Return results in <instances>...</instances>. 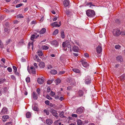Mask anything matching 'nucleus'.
<instances>
[{
  "instance_id": "nucleus-32",
  "label": "nucleus",
  "mask_w": 125,
  "mask_h": 125,
  "mask_svg": "<svg viewBox=\"0 0 125 125\" xmlns=\"http://www.w3.org/2000/svg\"><path fill=\"white\" fill-rule=\"evenodd\" d=\"M78 125H81L82 124V121L80 120H77V121Z\"/></svg>"
},
{
  "instance_id": "nucleus-46",
  "label": "nucleus",
  "mask_w": 125,
  "mask_h": 125,
  "mask_svg": "<svg viewBox=\"0 0 125 125\" xmlns=\"http://www.w3.org/2000/svg\"><path fill=\"white\" fill-rule=\"evenodd\" d=\"M52 81L51 80H49L47 81V83L48 84H50L52 83Z\"/></svg>"
},
{
  "instance_id": "nucleus-59",
  "label": "nucleus",
  "mask_w": 125,
  "mask_h": 125,
  "mask_svg": "<svg viewBox=\"0 0 125 125\" xmlns=\"http://www.w3.org/2000/svg\"><path fill=\"white\" fill-rule=\"evenodd\" d=\"M1 61L3 62V63L4 64L5 63V60L4 58H2L1 59Z\"/></svg>"
},
{
  "instance_id": "nucleus-7",
  "label": "nucleus",
  "mask_w": 125,
  "mask_h": 125,
  "mask_svg": "<svg viewBox=\"0 0 125 125\" xmlns=\"http://www.w3.org/2000/svg\"><path fill=\"white\" fill-rule=\"evenodd\" d=\"M51 112L54 116H55L56 118H57L58 117V116L57 115H58L56 111L55 110L52 109L51 110Z\"/></svg>"
},
{
  "instance_id": "nucleus-48",
  "label": "nucleus",
  "mask_w": 125,
  "mask_h": 125,
  "mask_svg": "<svg viewBox=\"0 0 125 125\" xmlns=\"http://www.w3.org/2000/svg\"><path fill=\"white\" fill-rule=\"evenodd\" d=\"M22 3H20V4H18L16 6V8H19L22 6Z\"/></svg>"
},
{
  "instance_id": "nucleus-56",
  "label": "nucleus",
  "mask_w": 125,
  "mask_h": 125,
  "mask_svg": "<svg viewBox=\"0 0 125 125\" xmlns=\"http://www.w3.org/2000/svg\"><path fill=\"white\" fill-rule=\"evenodd\" d=\"M33 65L35 67V68H38V66H37V64L36 63H34Z\"/></svg>"
},
{
  "instance_id": "nucleus-43",
  "label": "nucleus",
  "mask_w": 125,
  "mask_h": 125,
  "mask_svg": "<svg viewBox=\"0 0 125 125\" xmlns=\"http://www.w3.org/2000/svg\"><path fill=\"white\" fill-rule=\"evenodd\" d=\"M59 120H58L55 121L54 122V124L55 125H58V124L59 123Z\"/></svg>"
},
{
  "instance_id": "nucleus-37",
  "label": "nucleus",
  "mask_w": 125,
  "mask_h": 125,
  "mask_svg": "<svg viewBox=\"0 0 125 125\" xmlns=\"http://www.w3.org/2000/svg\"><path fill=\"white\" fill-rule=\"evenodd\" d=\"M120 34L121 35H125V31H123L121 32L120 31Z\"/></svg>"
},
{
  "instance_id": "nucleus-60",
  "label": "nucleus",
  "mask_w": 125,
  "mask_h": 125,
  "mask_svg": "<svg viewBox=\"0 0 125 125\" xmlns=\"http://www.w3.org/2000/svg\"><path fill=\"white\" fill-rule=\"evenodd\" d=\"M64 71H60L59 73V74H62L65 73Z\"/></svg>"
},
{
  "instance_id": "nucleus-16",
  "label": "nucleus",
  "mask_w": 125,
  "mask_h": 125,
  "mask_svg": "<svg viewBox=\"0 0 125 125\" xmlns=\"http://www.w3.org/2000/svg\"><path fill=\"white\" fill-rule=\"evenodd\" d=\"M9 118V116L8 115H4L2 116V119L3 121V122L6 121L7 119Z\"/></svg>"
},
{
  "instance_id": "nucleus-36",
  "label": "nucleus",
  "mask_w": 125,
  "mask_h": 125,
  "mask_svg": "<svg viewBox=\"0 0 125 125\" xmlns=\"http://www.w3.org/2000/svg\"><path fill=\"white\" fill-rule=\"evenodd\" d=\"M44 112L47 115H48L49 114V113L48 111L47 110H44Z\"/></svg>"
},
{
  "instance_id": "nucleus-31",
  "label": "nucleus",
  "mask_w": 125,
  "mask_h": 125,
  "mask_svg": "<svg viewBox=\"0 0 125 125\" xmlns=\"http://www.w3.org/2000/svg\"><path fill=\"white\" fill-rule=\"evenodd\" d=\"M49 48V47L47 46L44 45L42 47V49L43 50H47Z\"/></svg>"
},
{
  "instance_id": "nucleus-34",
  "label": "nucleus",
  "mask_w": 125,
  "mask_h": 125,
  "mask_svg": "<svg viewBox=\"0 0 125 125\" xmlns=\"http://www.w3.org/2000/svg\"><path fill=\"white\" fill-rule=\"evenodd\" d=\"M78 93L79 96H81L83 95V93L82 91L80 90L78 92Z\"/></svg>"
},
{
  "instance_id": "nucleus-10",
  "label": "nucleus",
  "mask_w": 125,
  "mask_h": 125,
  "mask_svg": "<svg viewBox=\"0 0 125 125\" xmlns=\"http://www.w3.org/2000/svg\"><path fill=\"white\" fill-rule=\"evenodd\" d=\"M116 60L119 62H122L123 61L122 57L121 56H117L116 58Z\"/></svg>"
},
{
  "instance_id": "nucleus-26",
  "label": "nucleus",
  "mask_w": 125,
  "mask_h": 125,
  "mask_svg": "<svg viewBox=\"0 0 125 125\" xmlns=\"http://www.w3.org/2000/svg\"><path fill=\"white\" fill-rule=\"evenodd\" d=\"M73 70L76 73H79L80 72V71L79 69L76 68H74L73 69Z\"/></svg>"
},
{
  "instance_id": "nucleus-20",
  "label": "nucleus",
  "mask_w": 125,
  "mask_h": 125,
  "mask_svg": "<svg viewBox=\"0 0 125 125\" xmlns=\"http://www.w3.org/2000/svg\"><path fill=\"white\" fill-rule=\"evenodd\" d=\"M73 51L75 52H78L79 50V48L77 46H74L73 48Z\"/></svg>"
},
{
  "instance_id": "nucleus-6",
  "label": "nucleus",
  "mask_w": 125,
  "mask_h": 125,
  "mask_svg": "<svg viewBox=\"0 0 125 125\" xmlns=\"http://www.w3.org/2000/svg\"><path fill=\"white\" fill-rule=\"evenodd\" d=\"M84 111V108L83 107H80L76 110V112L78 114H81Z\"/></svg>"
},
{
  "instance_id": "nucleus-23",
  "label": "nucleus",
  "mask_w": 125,
  "mask_h": 125,
  "mask_svg": "<svg viewBox=\"0 0 125 125\" xmlns=\"http://www.w3.org/2000/svg\"><path fill=\"white\" fill-rule=\"evenodd\" d=\"M31 116V113L30 112H28L26 114V116L27 118H30Z\"/></svg>"
},
{
  "instance_id": "nucleus-25",
  "label": "nucleus",
  "mask_w": 125,
  "mask_h": 125,
  "mask_svg": "<svg viewBox=\"0 0 125 125\" xmlns=\"http://www.w3.org/2000/svg\"><path fill=\"white\" fill-rule=\"evenodd\" d=\"M51 73V74H55L57 73V72L56 70L54 69L52 70L50 72Z\"/></svg>"
},
{
  "instance_id": "nucleus-38",
  "label": "nucleus",
  "mask_w": 125,
  "mask_h": 125,
  "mask_svg": "<svg viewBox=\"0 0 125 125\" xmlns=\"http://www.w3.org/2000/svg\"><path fill=\"white\" fill-rule=\"evenodd\" d=\"M120 47L121 46L119 45H116L115 46V48L116 49H119Z\"/></svg>"
},
{
  "instance_id": "nucleus-12",
  "label": "nucleus",
  "mask_w": 125,
  "mask_h": 125,
  "mask_svg": "<svg viewBox=\"0 0 125 125\" xmlns=\"http://www.w3.org/2000/svg\"><path fill=\"white\" fill-rule=\"evenodd\" d=\"M83 66L85 68L89 66V64L87 62L83 61H81Z\"/></svg>"
},
{
  "instance_id": "nucleus-63",
  "label": "nucleus",
  "mask_w": 125,
  "mask_h": 125,
  "mask_svg": "<svg viewBox=\"0 0 125 125\" xmlns=\"http://www.w3.org/2000/svg\"><path fill=\"white\" fill-rule=\"evenodd\" d=\"M36 23V21H33L31 22V24H33Z\"/></svg>"
},
{
  "instance_id": "nucleus-39",
  "label": "nucleus",
  "mask_w": 125,
  "mask_h": 125,
  "mask_svg": "<svg viewBox=\"0 0 125 125\" xmlns=\"http://www.w3.org/2000/svg\"><path fill=\"white\" fill-rule=\"evenodd\" d=\"M33 42H29V44H28V45L29 46H31L32 47V49H33Z\"/></svg>"
},
{
  "instance_id": "nucleus-19",
  "label": "nucleus",
  "mask_w": 125,
  "mask_h": 125,
  "mask_svg": "<svg viewBox=\"0 0 125 125\" xmlns=\"http://www.w3.org/2000/svg\"><path fill=\"white\" fill-rule=\"evenodd\" d=\"M38 83L40 84H41L43 83L44 81L43 79L38 78L37 79Z\"/></svg>"
},
{
  "instance_id": "nucleus-9",
  "label": "nucleus",
  "mask_w": 125,
  "mask_h": 125,
  "mask_svg": "<svg viewBox=\"0 0 125 125\" xmlns=\"http://www.w3.org/2000/svg\"><path fill=\"white\" fill-rule=\"evenodd\" d=\"M51 44L52 45L55 47H57L59 45L58 43L56 40L53 41L51 42Z\"/></svg>"
},
{
  "instance_id": "nucleus-30",
  "label": "nucleus",
  "mask_w": 125,
  "mask_h": 125,
  "mask_svg": "<svg viewBox=\"0 0 125 125\" xmlns=\"http://www.w3.org/2000/svg\"><path fill=\"white\" fill-rule=\"evenodd\" d=\"M68 43V41H65V42H63L62 43V46L64 47L65 48L66 47V44L67 45V44Z\"/></svg>"
},
{
  "instance_id": "nucleus-62",
  "label": "nucleus",
  "mask_w": 125,
  "mask_h": 125,
  "mask_svg": "<svg viewBox=\"0 0 125 125\" xmlns=\"http://www.w3.org/2000/svg\"><path fill=\"white\" fill-rule=\"evenodd\" d=\"M84 56L86 57H88L89 56V54L87 53H85L84 54Z\"/></svg>"
},
{
  "instance_id": "nucleus-52",
  "label": "nucleus",
  "mask_w": 125,
  "mask_h": 125,
  "mask_svg": "<svg viewBox=\"0 0 125 125\" xmlns=\"http://www.w3.org/2000/svg\"><path fill=\"white\" fill-rule=\"evenodd\" d=\"M52 68V65L50 64L48 65H47V68L48 69H50Z\"/></svg>"
},
{
  "instance_id": "nucleus-3",
  "label": "nucleus",
  "mask_w": 125,
  "mask_h": 125,
  "mask_svg": "<svg viewBox=\"0 0 125 125\" xmlns=\"http://www.w3.org/2000/svg\"><path fill=\"white\" fill-rule=\"evenodd\" d=\"M29 67L28 66L27 68V70L30 73H32L33 74H35L36 73V71L35 68L33 66H31V67L30 69H29Z\"/></svg>"
},
{
  "instance_id": "nucleus-40",
  "label": "nucleus",
  "mask_w": 125,
  "mask_h": 125,
  "mask_svg": "<svg viewBox=\"0 0 125 125\" xmlns=\"http://www.w3.org/2000/svg\"><path fill=\"white\" fill-rule=\"evenodd\" d=\"M35 35L33 34V35H32L31 37V40L32 41L33 40H34V38H35Z\"/></svg>"
},
{
  "instance_id": "nucleus-47",
  "label": "nucleus",
  "mask_w": 125,
  "mask_h": 125,
  "mask_svg": "<svg viewBox=\"0 0 125 125\" xmlns=\"http://www.w3.org/2000/svg\"><path fill=\"white\" fill-rule=\"evenodd\" d=\"M37 92L38 94H39L40 93L41 90L40 89L38 88L37 89Z\"/></svg>"
},
{
  "instance_id": "nucleus-57",
  "label": "nucleus",
  "mask_w": 125,
  "mask_h": 125,
  "mask_svg": "<svg viewBox=\"0 0 125 125\" xmlns=\"http://www.w3.org/2000/svg\"><path fill=\"white\" fill-rule=\"evenodd\" d=\"M72 116L73 117H76L77 116V115L75 114H73L72 115Z\"/></svg>"
},
{
  "instance_id": "nucleus-64",
  "label": "nucleus",
  "mask_w": 125,
  "mask_h": 125,
  "mask_svg": "<svg viewBox=\"0 0 125 125\" xmlns=\"http://www.w3.org/2000/svg\"><path fill=\"white\" fill-rule=\"evenodd\" d=\"M47 91L48 92H50L51 90L50 88L49 87H48L47 88Z\"/></svg>"
},
{
  "instance_id": "nucleus-4",
  "label": "nucleus",
  "mask_w": 125,
  "mask_h": 125,
  "mask_svg": "<svg viewBox=\"0 0 125 125\" xmlns=\"http://www.w3.org/2000/svg\"><path fill=\"white\" fill-rule=\"evenodd\" d=\"M8 111V109L6 107H3L2 108L0 112V114L1 115L6 114H7Z\"/></svg>"
},
{
  "instance_id": "nucleus-24",
  "label": "nucleus",
  "mask_w": 125,
  "mask_h": 125,
  "mask_svg": "<svg viewBox=\"0 0 125 125\" xmlns=\"http://www.w3.org/2000/svg\"><path fill=\"white\" fill-rule=\"evenodd\" d=\"M61 82V80L60 79H58L55 80V82L56 85H58Z\"/></svg>"
},
{
  "instance_id": "nucleus-33",
  "label": "nucleus",
  "mask_w": 125,
  "mask_h": 125,
  "mask_svg": "<svg viewBox=\"0 0 125 125\" xmlns=\"http://www.w3.org/2000/svg\"><path fill=\"white\" fill-rule=\"evenodd\" d=\"M61 37L62 38H64L65 36L64 34V32L63 31H62L61 32Z\"/></svg>"
},
{
  "instance_id": "nucleus-15",
  "label": "nucleus",
  "mask_w": 125,
  "mask_h": 125,
  "mask_svg": "<svg viewBox=\"0 0 125 125\" xmlns=\"http://www.w3.org/2000/svg\"><path fill=\"white\" fill-rule=\"evenodd\" d=\"M69 2L68 0H65L63 1V5L65 7H67L69 6Z\"/></svg>"
},
{
  "instance_id": "nucleus-44",
  "label": "nucleus",
  "mask_w": 125,
  "mask_h": 125,
  "mask_svg": "<svg viewBox=\"0 0 125 125\" xmlns=\"http://www.w3.org/2000/svg\"><path fill=\"white\" fill-rule=\"evenodd\" d=\"M65 13L67 15H69L70 13V11L68 10H66L65 11Z\"/></svg>"
},
{
  "instance_id": "nucleus-54",
  "label": "nucleus",
  "mask_w": 125,
  "mask_h": 125,
  "mask_svg": "<svg viewBox=\"0 0 125 125\" xmlns=\"http://www.w3.org/2000/svg\"><path fill=\"white\" fill-rule=\"evenodd\" d=\"M50 103V102L48 100H46L45 101V103L46 105H48Z\"/></svg>"
},
{
  "instance_id": "nucleus-53",
  "label": "nucleus",
  "mask_w": 125,
  "mask_h": 125,
  "mask_svg": "<svg viewBox=\"0 0 125 125\" xmlns=\"http://www.w3.org/2000/svg\"><path fill=\"white\" fill-rule=\"evenodd\" d=\"M3 47V45L1 41V40H0V48H2Z\"/></svg>"
},
{
  "instance_id": "nucleus-1",
  "label": "nucleus",
  "mask_w": 125,
  "mask_h": 125,
  "mask_svg": "<svg viewBox=\"0 0 125 125\" xmlns=\"http://www.w3.org/2000/svg\"><path fill=\"white\" fill-rule=\"evenodd\" d=\"M86 14L88 17H93L95 15V12L94 10L89 9L86 11Z\"/></svg>"
},
{
  "instance_id": "nucleus-61",
  "label": "nucleus",
  "mask_w": 125,
  "mask_h": 125,
  "mask_svg": "<svg viewBox=\"0 0 125 125\" xmlns=\"http://www.w3.org/2000/svg\"><path fill=\"white\" fill-rule=\"evenodd\" d=\"M57 17H55L53 19V21H56L57 19Z\"/></svg>"
},
{
  "instance_id": "nucleus-27",
  "label": "nucleus",
  "mask_w": 125,
  "mask_h": 125,
  "mask_svg": "<svg viewBox=\"0 0 125 125\" xmlns=\"http://www.w3.org/2000/svg\"><path fill=\"white\" fill-rule=\"evenodd\" d=\"M66 46L68 48H70V52H71L72 50L71 48V46L70 44L68 42V43L67 44Z\"/></svg>"
},
{
  "instance_id": "nucleus-8",
  "label": "nucleus",
  "mask_w": 125,
  "mask_h": 125,
  "mask_svg": "<svg viewBox=\"0 0 125 125\" xmlns=\"http://www.w3.org/2000/svg\"><path fill=\"white\" fill-rule=\"evenodd\" d=\"M102 47L101 45L98 46L96 49L97 52L98 53H100L102 51Z\"/></svg>"
},
{
  "instance_id": "nucleus-45",
  "label": "nucleus",
  "mask_w": 125,
  "mask_h": 125,
  "mask_svg": "<svg viewBox=\"0 0 125 125\" xmlns=\"http://www.w3.org/2000/svg\"><path fill=\"white\" fill-rule=\"evenodd\" d=\"M7 70L9 72H11L12 71V69L10 67H8L7 68Z\"/></svg>"
},
{
  "instance_id": "nucleus-51",
  "label": "nucleus",
  "mask_w": 125,
  "mask_h": 125,
  "mask_svg": "<svg viewBox=\"0 0 125 125\" xmlns=\"http://www.w3.org/2000/svg\"><path fill=\"white\" fill-rule=\"evenodd\" d=\"M13 69L14 70L15 72H16L17 71V69L16 66H13Z\"/></svg>"
},
{
  "instance_id": "nucleus-17",
  "label": "nucleus",
  "mask_w": 125,
  "mask_h": 125,
  "mask_svg": "<svg viewBox=\"0 0 125 125\" xmlns=\"http://www.w3.org/2000/svg\"><path fill=\"white\" fill-rule=\"evenodd\" d=\"M45 66V63L43 62H41L39 63V66L41 68H43Z\"/></svg>"
},
{
  "instance_id": "nucleus-41",
  "label": "nucleus",
  "mask_w": 125,
  "mask_h": 125,
  "mask_svg": "<svg viewBox=\"0 0 125 125\" xmlns=\"http://www.w3.org/2000/svg\"><path fill=\"white\" fill-rule=\"evenodd\" d=\"M26 80L27 83H29L30 81V78L29 77H27L26 78Z\"/></svg>"
},
{
  "instance_id": "nucleus-29",
  "label": "nucleus",
  "mask_w": 125,
  "mask_h": 125,
  "mask_svg": "<svg viewBox=\"0 0 125 125\" xmlns=\"http://www.w3.org/2000/svg\"><path fill=\"white\" fill-rule=\"evenodd\" d=\"M58 32V29H56L52 33L53 35H55L57 34Z\"/></svg>"
},
{
  "instance_id": "nucleus-11",
  "label": "nucleus",
  "mask_w": 125,
  "mask_h": 125,
  "mask_svg": "<svg viewBox=\"0 0 125 125\" xmlns=\"http://www.w3.org/2000/svg\"><path fill=\"white\" fill-rule=\"evenodd\" d=\"M32 96L33 99L34 100H36L38 98L37 94L35 92H33L32 93Z\"/></svg>"
},
{
  "instance_id": "nucleus-42",
  "label": "nucleus",
  "mask_w": 125,
  "mask_h": 125,
  "mask_svg": "<svg viewBox=\"0 0 125 125\" xmlns=\"http://www.w3.org/2000/svg\"><path fill=\"white\" fill-rule=\"evenodd\" d=\"M11 78L13 80H15L16 79L15 76L13 75H12L10 76Z\"/></svg>"
},
{
  "instance_id": "nucleus-21",
  "label": "nucleus",
  "mask_w": 125,
  "mask_h": 125,
  "mask_svg": "<svg viewBox=\"0 0 125 125\" xmlns=\"http://www.w3.org/2000/svg\"><path fill=\"white\" fill-rule=\"evenodd\" d=\"M34 58V60L36 61L37 62H40L41 61L40 59H39L38 56L37 55H35Z\"/></svg>"
},
{
  "instance_id": "nucleus-58",
  "label": "nucleus",
  "mask_w": 125,
  "mask_h": 125,
  "mask_svg": "<svg viewBox=\"0 0 125 125\" xmlns=\"http://www.w3.org/2000/svg\"><path fill=\"white\" fill-rule=\"evenodd\" d=\"M46 98L47 99H48L49 100H51L52 99V97H50L49 96H47Z\"/></svg>"
},
{
  "instance_id": "nucleus-35",
  "label": "nucleus",
  "mask_w": 125,
  "mask_h": 125,
  "mask_svg": "<svg viewBox=\"0 0 125 125\" xmlns=\"http://www.w3.org/2000/svg\"><path fill=\"white\" fill-rule=\"evenodd\" d=\"M17 17L18 18H21L23 17L22 15L21 14H20L17 15Z\"/></svg>"
},
{
  "instance_id": "nucleus-22",
  "label": "nucleus",
  "mask_w": 125,
  "mask_h": 125,
  "mask_svg": "<svg viewBox=\"0 0 125 125\" xmlns=\"http://www.w3.org/2000/svg\"><path fill=\"white\" fill-rule=\"evenodd\" d=\"M46 31V29L45 28H42L41 30L40 31L39 33L40 34H44Z\"/></svg>"
},
{
  "instance_id": "nucleus-14",
  "label": "nucleus",
  "mask_w": 125,
  "mask_h": 125,
  "mask_svg": "<svg viewBox=\"0 0 125 125\" xmlns=\"http://www.w3.org/2000/svg\"><path fill=\"white\" fill-rule=\"evenodd\" d=\"M32 108L34 111H39V108L37 107V105L36 104L33 105L32 106Z\"/></svg>"
},
{
  "instance_id": "nucleus-55",
  "label": "nucleus",
  "mask_w": 125,
  "mask_h": 125,
  "mask_svg": "<svg viewBox=\"0 0 125 125\" xmlns=\"http://www.w3.org/2000/svg\"><path fill=\"white\" fill-rule=\"evenodd\" d=\"M51 94L52 96H54L55 95V93L54 92H53L52 91H51Z\"/></svg>"
},
{
  "instance_id": "nucleus-49",
  "label": "nucleus",
  "mask_w": 125,
  "mask_h": 125,
  "mask_svg": "<svg viewBox=\"0 0 125 125\" xmlns=\"http://www.w3.org/2000/svg\"><path fill=\"white\" fill-rule=\"evenodd\" d=\"M87 5H90V7H91V6H95V5H93V4L92 3V2H88L87 3Z\"/></svg>"
},
{
  "instance_id": "nucleus-50",
  "label": "nucleus",
  "mask_w": 125,
  "mask_h": 125,
  "mask_svg": "<svg viewBox=\"0 0 125 125\" xmlns=\"http://www.w3.org/2000/svg\"><path fill=\"white\" fill-rule=\"evenodd\" d=\"M12 122H10L5 123V125H11Z\"/></svg>"
},
{
  "instance_id": "nucleus-5",
  "label": "nucleus",
  "mask_w": 125,
  "mask_h": 125,
  "mask_svg": "<svg viewBox=\"0 0 125 125\" xmlns=\"http://www.w3.org/2000/svg\"><path fill=\"white\" fill-rule=\"evenodd\" d=\"M91 79L90 77L89 76H87L85 79V83L86 84L89 83L91 82Z\"/></svg>"
},
{
  "instance_id": "nucleus-28",
  "label": "nucleus",
  "mask_w": 125,
  "mask_h": 125,
  "mask_svg": "<svg viewBox=\"0 0 125 125\" xmlns=\"http://www.w3.org/2000/svg\"><path fill=\"white\" fill-rule=\"evenodd\" d=\"M38 55L39 56H42L43 55L42 52L41 51H38L37 52Z\"/></svg>"
},
{
  "instance_id": "nucleus-2",
  "label": "nucleus",
  "mask_w": 125,
  "mask_h": 125,
  "mask_svg": "<svg viewBox=\"0 0 125 125\" xmlns=\"http://www.w3.org/2000/svg\"><path fill=\"white\" fill-rule=\"evenodd\" d=\"M120 30L118 29H114L113 31V35L117 37L120 34Z\"/></svg>"
},
{
  "instance_id": "nucleus-18",
  "label": "nucleus",
  "mask_w": 125,
  "mask_h": 125,
  "mask_svg": "<svg viewBox=\"0 0 125 125\" xmlns=\"http://www.w3.org/2000/svg\"><path fill=\"white\" fill-rule=\"evenodd\" d=\"M51 25L52 26H53V27H59L60 26V25H59L57 24V22H54L51 24Z\"/></svg>"
},
{
  "instance_id": "nucleus-13",
  "label": "nucleus",
  "mask_w": 125,
  "mask_h": 125,
  "mask_svg": "<svg viewBox=\"0 0 125 125\" xmlns=\"http://www.w3.org/2000/svg\"><path fill=\"white\" fill-rule=\"evenodd\" d=\"M46 122L47 125H50L52 124L53 122L52 120L48 119L46 120Z\"/></svg>"
}]
</instances>
